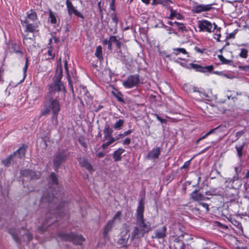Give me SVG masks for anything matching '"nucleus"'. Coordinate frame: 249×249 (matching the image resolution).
<instances>
[{
	"mask_svg": "<svg viewBox=\"0 0 249 249\" xmlns=\"http://www.w3.org/2000/svg\"><path fill=\"white\" fill-rule=\"evenodd\" d=\"M53 80V82L50 85L49 93L50 98V103L49 105H45L41 110V115L45 116L49 114L50 111H53L52 120L57 121L58 113L60 110L59 101L65 100L66 89L61 81L62 77V71L61 69L59 73Z\"/></svg>",
	"mask_w": 249,
	"mask_h": 249,
	"instance_id": "nucleus-1",
	"label": "nucleus"
},
{
	"mask_svg": "<svg viewBox=\"0 0 249 249\" xmlns=\"http://www.w3.org/2000/svg\"><path fill=\"white\" fill-rule=\"evenodd\" d=\"M144 204L143 198L138 204L136 213V226L131 233V239H139L148 232L151 229V224L144 218Z\"/></svg>",
	"mask_w": 249,
	"mask_h": 249,
	"instance_id": "nucleus-2",
	"label": "nucleus"
},
{
	"mask_svg": "<svg viewBox=\"0 0 249 249\" xmlns=\"http://www.w3.org/2000/svg\"><path fill=\"white\" fill-rule=\"evenodd\" d=\"M68 203L67 202H61L58 206H57L56 209L54 210V211L51 210L50 211V213H47L46 214L45 219L43 222L41 226L38 227L39 231H40L41 233L44 232L47 230L48 227L50 225L54 223L55 220H52V217H50V214H53V216L54 217H57V216L59 217L66 216L68 212Z\"/></svg>",
	"mask_w": 249,
	"mask_h": 249,
	"instance_id": "nucleus-3",
	"label": "nucleus"
},
{
	"mask_svg": "<svg viewBox=\"0 0 249 249\" xmlns=\"http://www.w3.org/2000/svg\"><path fill=\"white\" fill-rule=\"evenodd\" d=\"M50 178L51 181V186L46 192L43 193L40 202L41 204L48 203L49 206L51 207L53 206V203L56 204L57 203V198L54 196L53 189L58 186V181L56 176L54 173H52Z\"/></svg>",
	"mask_w": 249,
	"mask_h": 249,
	"instance_id": "nucleus-4",
	"label": "nucleus"
},
{
	"mask_svg": "<svg viewBox=\"0 0 249 249\" xmlns=\"http://www.w3.org/2000/svg\"><path fill=\"white\" fill-rule=\"evenodd\" d=\"M8 232L14 240L18 243H21L22 242L28 243L33 239V235L24 229H21L20 231L16 229H9Z\"/></svg>",
	"mask_w": 249,
	"mask_h": 249,
	"instance_id": "nucleus-5",
	"label": "nucleus"
},
{
	"mask_svg": "<svg viewBox=\"0 0 249 249\" xmlns=\"http://www.w3.org/2000/svg\"><path fill=\"white\" fill-rule=\"evenodd\" d=\"M21 23L23 27L25 28L24 33L23 34V43L25 44V40L29 39H33L31 37H27L29 33L35 34L39 32V27L38 22L31 23L30 21H27V19H21Z\"/></svg>",
	"mask_w": 249,
	"mask_h": 249,
	"instance_id": "nucleus-6",
	"label": "nucleus"
},
{
	"mask_svg": "<svg viewBox=\"0 0 249 249\" xmlns=\"http://www.w3.org/2000/svg\"><path fill=\"white\" fill-rule=\"evenodd\" d=\"M198 28L200 32H207L212 33L216 30V32L220 29V27H217L215 23H212L207 20H199L198 21Z\"/></svg>",
	"mask_w": 249,
	"mask_h": 249,
	"instance_id": "nucleus-7",
	"label": "nucleus"
},
{
	"mask_svg": "<svg viewBox=\"0 0 249 249\" xmlns=\"http://www.w3.org/2000/svg\"><path fill=\"white\" fill-rule=\"evenodd\" d=\"M68 156V154L64 151H60L56 154L53 160V167L55 171H57L61 164L65 161Z\"/></svg>",
	"mask_w": 249,
	"mask_h": 249,
	"instance_id": "nucleus-8",
	"label": "nucleus"
},
{
	"mask_svg": "<svg viewBox=\"0 0 249 249\" xmlns=\"http://www.w3.org/2000/svg\"><path fill=\"white\" fill-rule=\"evenodd\" d=\"M140 83L139 76L138 74L131 75L128 76L126 80L123 83V86L128 89L132 88Z\"/></svg>",
	"mask_w": 249,
	"mask_h": 249,
	"instance_id": "nucleus-9",
	"label": "nucleus"
},
{
	"mask_svg": "<svg viewBox=\"0 0 249 249\" xmlns=\"http://www.w3.org/2000/svg\"><path fill=\"white\" fill-rule=\"evenodd\" d=\"M20 174L22 177L26 178L28 180L36 179L40 176L39 172H36L30 169L21 170Z\"/></svg>",
	"mask_w": 249,
	"mask_h": 249,
	"instance_id": "nucleus-10",
	"label": "nucleus"
},
{
	"mask_svg": "<svg viewBox=\"0 0 249 249\" xmlns=\"http://www.w3.org/2000/svg\"><path fill=\"white\" fill-rule=\"evenodd\" d=\"M129 236L128 231L127 230L122 231L119 235V238L117 241L118 244L122 247L125 246L127 243Z\"/></svg>",
	"mask_w": 249,
	"mask_h": 249,
	"instance_id": "nucleus-11",
	"label": "nucleus"
},
{
	"mask_svg": "<svg viewBox=\"0 0 249 249\" xmlns=\"http://www.w3.org/2000/svg\"><path fill=\"white\" fill-rule=\"evenodd\" d=\"M239 191L235 188H229L227 190L226 195L229 201L238 200Z\"/></svg>",
	"mask_w": 249,
	"mask_h": 249,
	"instance_id": "nucleus-12",
	"label": "nucleus"
},
{
	"mask_svg": "<svg viewBox=\"0 0 249 249\" xmlns=\"http://www.w3.org/2000/svg\"><path fill=\"white\" fill-rule=\"evenodd\" d=\"M190 66L191 68L195 69L196 71L201 72H210L213 69V65L202 67L196 64L190 63Z\"/></svg>",
	"mask_w": 249,
	"mask_h": 249,
	"instance_id": "nucleus-13",
	"label": "nucleus"
},
{
	"mask_svg": "<svg viewBox=\"0 0 249 249\" xmlns=\"http://www.w3.org/2000/svg\"><path fill=\"white\" fill-rule=\"evenodd\" d=\"M66 4L68 9V11L69 15H71L73 13L75 16L84 19V16L76 9H75L72 3L69 0H67Z\"/></svg>",
	"mask_w": 249,
	"mask_h": 249,
	"instance_id": "nucleus-14",
	"label": "nucleus"
},
{
	"mask_svg": "<svg viewBox=\"0 0 249 249\" xmlns=\"http://www.w3.org/2000/svg\"><path fill=\"white\" fill-rule=\"evenodd\" d=\"M113 44H114L115 45L116 47L117 48V50L121 49L122 46L123 47H126L125 45L122 44L121 42L119 41V40L117 39V36H110V43L109 45L107 46V49L109 50H112V45Z\"/></svg>",
	"mask_w": 249,
	"mask_h": 249,
	"instance_id": "nucleus-15",
	"label": "nucleus"
},
{
	"mask_svg": "<svg viewBox=\"0 0 249 249\" xmlns=\"http://www.w3.org/2000/svg\"><path fill=\"white\" fill-rule=\"evenodd\" d=\"M27 146L24 144L20 146L16 151L14 152L12 155L14 158L16 159L17 161L18 159H20L25 157V151Z\"/></svg>",
	"mask_w": 249,
	"mask_h": 249,
	"instance_id": "nucleus-16",
	"label": "nucleus"
},
{
	"mask_svg": "<svg viewBox=\"0 0 249 249\" xmlns=\"http://www.w3.org/2000/svg\"><path fill=\"white\" fill-rule=\"evenodd\" d=\"M116 58L124 64H127L129 62L130 58L128 54L124 53L121 49L116 50Z\"/></svg>",
	"mask_w": 249,
	"mask_h": 249,
	"instance_id": "nucleus-17",
	"label": "nucleus"
},
{
	"mask_svg": "<svg viewBox=\"0 0 249 249\" xmlns=\"http://www.w3.org/2000/svg\"><path fill=\"white\" fill-rule=\"evenodd\" d=\"M213 8L212 4H199L194 7L193 12L194 13H200L202 12L210 11Z\"/></svg>",
	"mask_w": 249,
	"mask_h": 249,
	"instance_id": "nucleus-18",
	"label": "nucleus"
},
{
	"mask_svg": "<svg viewBox=\"0 0 249 249\" xmlns=\"http://www.w3.org/2000/svg\"><path fill=\"white\" fill-rule=\"evenodd\" d=\"M229 203L228 206L229 210L232 212L233 214L239 213L241 203H239L238 200L231 201Z\"/></svg>",
	"mask_w": 249,
	"mask_h": 249,
	"instance_id": "nucleus-19",
	"label": "nucleus"
},
{
	"mask_svg": "<svg viewBox=\"0 0 249 249\" xmlns=\"http://www.w3.org/2000/svg\"><path fill=\"white\" fill-rule=\"evenodd\" d=\"M113 220H109L103 228V236L105 239L108 237V233L112 230L115 225V223L113 222Z\"/></svg>",
	"mask_w": 249,
	"mask_h": 249,
	"instance_id": "nucleus-20",
	"label": "nucleus"
},
{
	"mask_svg": "<svg viewBox=\"0 0 249 249\" xmlns=\"http://www.w3.org/2000/svg\"><path fill=\"white\" fill-rule=\"evenodd\" d=\"M80 165L85 168L89 173H92L94 171L92 166L90 164L87 159L85 158H80L79 160Z\"/></svg>",
	"mask_w": 249,
	"mask_h": 249,
	"instance_id": "nucleus-21",
	"label": "nucleus"
},
{
	"mask_svg": "<svg viewBox=\"0 0 249 249\" xmlns=\"http://www.w3.org/2000/svg\"><path fill=\"white\" fill-rule=\"evenodd\" d=\"M160 153V148L159 147L153 148L150 151L146 157L148 160H155L159 158Z\"/></svg>",
	"mask_w": 249,
	"mask_h": 249,
	"instance_id": "nucleus-22",
	"label": "nucleus"
},
{
	"mask_svg": "<svg viewBox=\"0 0 249 249\" xmlns=\"http://www.w3.org/2000/svg\"><path fill=\"white\" fill-rule=\"evenodd\" d=\"M191 198L194 201L205 200L209 199V197L205 196L203 195L198 192L197 190H195L191 194Z\"/></svg>",
	"mask_w": 249,
	"mask_h": 249,
	"instance_id": "nucleus-23",
	"label": "nucleus"
},
{
	"mask_svg": "<svg viewBox=\"0 0 249 249\" xmlns=\"http://www.w3.org/2000/svg\"><path fill=\"white\" fill-rule=\"evenodd\" d=\"M167 229L165 226H162L161 228L156 230L155 231V236L153 238L157 239L163 238L166 236Z\"/></svg>",
	"mask_w": 249,
	"mask_h": 249,
	"instance_id": "nucleus-24",
	"label": "nucleus"
},
{
	"mask_svg": "<svg viewBox=\"0 0 249 249\" xmlns=\"http://www.w3.org/2000/svg\"><path fill=\"white\" fill-rule=\"evenodd\" d=\"M73 232L67 233L63 231L59 232L57 236L65 241H71Z\"/></svg>",
	"mask_w": 249,
	"mask_h": 249,
	"instance_id": "nucleus-25",
	"label": "nucleus"
},
{
	"mask_svg": "<svg viewBox=\"0 0 249 249\" xmlns=\"http://www.w3.org/2000/svg\"><path fill=\"white\" fill-rule=\"evenodd\" d=\"M124 152V149L123 148H118L115 150L112 155V157L114 161H120L122 160L121 155Z\"/></svg>",
	"mask_w": 249,
	"mask_h": 249,
	"instance_id": "nucleus-26",
	"label": "nucleus"
},
{
	"mask_svg": "<svg viewBox=\"0 0 249 249\" xmlns=\"http://www.w3.org/2000/svg\"><path fill=\"white\" fill-rule=\"evenodd\" d=\"M50 136L49 131H44L43 130L40 131V137L43 142V146L45 147L47 146V141Z\"/></svg>",
	"mask_w": 249,
	"mask_h": 249,
	"instance_id": "nucleus-27",
	"label": "nucleus"
},
{
	"mask_svg": "<svg viewBox=\"0 0 249 249\" xmlns=\"http://www.w3.org/2000/svg\"><path fill=\"white\" fill-rule=\"evenodd\" d=\"M113 129L109 127V125H106L103 132L104 133L103 141L107 139L108 138L112 137Z\"/></svg>",
	"mask_w": 249,
	"mask_h": 249,
	"instance_id": "nucleus-28",
	"label": "nucleus"
},
{
	"mask_svg": "<svg viewBox=\"0 0 249 249\" xmlns=\"http://www.w3.org/2000/svg\"><path fill=\"white\" fill-rule=\"evenodd\" d=\"M37 19V17L36 12L33 10H31L30 11L27 12V16L25 17L24 19H27V21H35Z\"/></svg>",
	"mask_w": 249,
	"mask_h": 249,
	"instance_id": "nucleus-29",
	"label": "nucleus"
},
{
	"mask_svg": "<svg viewBox=\"0 0 249 249\" xmlns=\"http://www.w3.org/2000/svg\"><path fill=\"white\" fill-rule=\"evenodd\" d=\"M72 236L71 241L76 245H81L85 240L84 238L81 235L73 233Z\"/></svg>",
	"mask_w": 249,
	"mask_h": 249,
	"instance_id": "nucleus-30",
	"label": "nucleus"
},
{
	"mask_svg": "<svg viewBox=\"0 0 249 249\" xmlns=\"http://www.w3.org/2000/svg\"><path fill=\"white\" fill-rule=\"evenodd\" d=\"M170 15L169 16L170 19H173L174 18H176L177 19H182L183 18V16L181 15L180 14L177 13L175 11H174L173 9L170 7Z\"/></svg>",
	"mask_w": 249,
	"mask_h": 249,
	"instance_id": "nucleus-31",
	"label": "nucleus"
},
{
	"mask_svg": "<svg viewBox=\"0 0 249 249\" xmlns=\"http://www.w3.org/2000/svg\"><path fill=\"white\" fill-rule=\"evenodd\" d=\"M124 124V121L123 119L117 120L113 124V127L115 130H120L122 129Z\"/></svg>",
	"mask_w": 249,
	"mask_h": 249,
	"instance_id": "nucleus-32",
	"label": "nucleus"
},
{
	"mask_svg": "<svg viewBox=\"0 0 249 249\" xmlns=\"http://www.w3.org/2000/svg\"><path fill=\"white\" fill-rule=\"evenodd\" d=\"M11 161H13V162H17L16 159H15L12 156V155H11L9 156L8 158L6 159L2 160V163L5 166H8L11 162Z\"/></svg>",
	"mask_w": 249,
	"mask_h": 249,
	"instance_id": "nucleus-33",
	"label": "nucleus"
},
{
	"mask_svg": "<svg viewBox=\"0 0 249 249\" xmlns=\"http://www.w3.org/2000/svg\"><path fill=\"white\" fill-rule=\"evenodd\" d=\"M205 194L208 196H219L220 195V192L218 189L213 188L206 191Z\"/></svg>",
	"mask_w": 249,
	"mask_h": 249,
	"instance_id": "nucleus-34",
	"label": "nucleus"
},
{
	"mask_svg": "<svg viewBox=\"0 0 249 249\" xmlns=\"http://www.w3.org/2000/svg\"><path fill=\"white\" fill-rule=\"evenodd\" d=\"M95 55L99 60L103 59L102 55V47L101 46H98L96 47V51L95 52Z\"/></svg>",
	"mask_w": 249,
	"mask_h": 249,
	"instance_id": "nucleus-35",
	"label": "nucleus"
},
{
	"mask_svg": "<svg viewBox=\"0 0 249 249\" xmlns=\"http://www.w3.org/2000/svg\"><path fill=\"white\" fill-rule=\"evenodd\" d=\"M245 144L243 143L241 145H236L235 149L237 151V155L238 157L241 159L243 156V150Z\"/></svg>",
	"mask_w": 249,
	"mask_h": 249,
	"instance_id": "nucleus-36",
	"label": "nucleus"
},
{
	"mask_svg": "<svg viewBox=\"0 0 249 249\" xmlns=\"http://www.w3.org/2000/svg\"><path fill=\"white\" fill-rule=\"evenodd\" d=\"M49 18H50V21L51 23L53 24H55L57 23V19L56 16L53 12V11L51 10H49Z\"/></svg>",
	"mask_w": 249,
	"mask_h": 249,
	"instance_id": "nucleus-37",
	"label": "nucleus"
},
{
	"mask_svg": "<svg viewBox=\"0 0 249 249\" xmlns=\"http://www.w3.org/2000/svg\"><path fill=\"white\" fill-rule=\"evenodd\" d=\"M168 2H171V1L170 0H152V5L162 4V5H165Z\"/></svg>",
	"mask_w": 249,
	"mask_h": 249,
	"instance_id": "nucleus-38",
	"label": "nucleus"
},
{
	"mask_svg": "<svg viewBox=\"0 0 249 249\" xmlns=\"http://www.w3.org/2000/svg\"><path fill=\"white\" fill-rule=\"evenodd\" d=\"M174 54L176 55H178L179 53H181L183 54H186L188 53L186 52L185 49L182 48H176L173 49Z\"/></svg>",
	"mask_w": 249,
	"mask_h": 249,
	"instance_id": "nucleus-39",
	"label": "nucleus"
},
{
	"mask_svg": "<svg viewBox=\"0 0 249 249\" xmlns=\"http://www.w3.org/2000/svg\"><path fill=\"white\" fill-rule=\"evenodd\" d=\"M108 141L103 143L101 145V147L104 149H106L107 147H108L109 145H110L111 144H112L115 141L114 137H111L110 138H108Z\"/></svg>",
	"mask_w": 249,
	"mask_h": 249,
	"instance_id": "nucleus-40",
	"label": "nucleus"
},
{
	"mask_svg": "<svg viewBox=\"0 0 249 249\" xmlns=\"http://www.w3.org/2000/svg\"><path fill=\"white\" fill-rule=\"evenodd\" d=\"M218 58L222 64L231 65L232 63V60L226 59L222 55H218Z\"/></svg>",
	"mask_w": 249,
	"mask_h": 249,
	"instance_id": "nucleus-41",
	"label": "nucleus"
},
{
	"mask_svg": "<svg viewBox=\"0 0 249 249\" xmlns=\"http://www.w3.org/2000/svg\"><path fill=\"white\" fill-rule=\"evenodd\" d=\"M217 128H215L214 129H211V130H210L209 132H208L207 133H206L204 135H203V136L200 137L196 142V144H197L198 143V142L205 139L208 136L210 135V134H212L213 133V132Z\"/></svg>",
	"mask_w": 249,
	"mask_h": 249,
	"instance_id": "nucleus-42",
	"label": "nucleus"
},
{
	"mask_svg": "<svg viewBox=\"0 0 249 249\" xmlns=\"http://www.w3.org/2000/svg\"><path fill=\"white\" fill-rule=\"evenodd\" d=\"M231 223L232 224L235 226L238 230L242 231V224L240 222L237 221L235 219H231Z\"/></svg>",
	"mask_w": 249,
	"mask_h": 249,
	"instance_id": "nucleus-43",
	"label": "nucleus"
},
{
	"mask_svg": "<svg viewBox=\"0 0 249 249\" xmlns=\"http://www.w3.org/2000/svg\"><path fill=\"white\" fill-rule=\"evenodd\" d=\"M183 234H181L179 236H175L174 242L175 243H182L181 246L180 247V249H185V245L183 243V242L181 241L180 237L183 238Z\"/></svg>",
	"mask_w": 249,
	"mask_h": 249,
	"instance_id": "nucleus-44",
	"label": "nucleus"
},
{
	"mask_svg": "<svg viewBox=\"0 0 249 249\" xmlns=\"http://www.w3.org/2000/svg\"><path fill=\"white\" fill-rule=\"evenodd\" d=\"M28 68V60L26 58V62L24 67L23 68V78L22 80H21L19 83H21L23 81L26 76V72Z\"/></svg>",
	"mask_w": 249,
	"mask_h": 249,
	"instance_id": "nucleus-45",
	"label": "nucleus"
},
{
	"mask_svg": "<svg viewBox=\"0 0 249 249\" xmlns=\"http://www.w3.org/2000/svg\"><path fill=\"white\" fill-rule=\"evenodd\" d=\"M12 49L13 50V51L16 53H20L21 54H22V53L20 50V47L19 45L13 43L12 44V46L11 47Z\"/></svg>",
	"mask_w": 249,
	"mask_h": 249,
	"instance_id": "nucleus-46",
	"label": "nucleus"
},
{
	"mask_svg": "<svg viewBox=\"0 0 249 249\" xmlns=\"http://www.w3.org/2000/svg\"><path fill=\"white\" fill-rule=\"evenodd\" d=\"M121 212L120 211L117 212L114 215L113 218L110 220H113V222L115 224V221H118L120 222L121 221Z\"/></svg>",
	"mask_w": 249,
	"mask_h": 249,
	"instance_id": "nucleus-47",
	"label": "nucleus"
},
{
	"mask_svg": "<svg viewBox=\"0 0 249 249\" xmlns=\"http://www.w3.org/2000/svg\"><path fill=\"white\" fill-rule=\"evenodd\" d=\"M239 56L242 58H246L248 55V51L244 48L240 49V53L239 54Z\"/></svg>",
	"mask_w": 249,
	"mask_h": 249,
	"instance_id": "nucleus-48",
	"label": "nucleus"
},
{
	"mask_svg": "<svg viewBox=\"0 0 249 249\" xmlns=\"http://www.w3.org/2000/svg\"><path fill=\"white\" fill-rule=\"evenodd\" d=\"M111 17L112 21L114 23L115 27H116L118 23V18L117 17V13L115 12H114L111 14Z\"/></svg>",
	"mask_w": 249,
	"mask_h": 249,
	"instance_id": "nucleus-49",
	"label": "nucleus"
},
{
	"mask_svg": "<svg viewBox=\"0 0 249 249\" xmlns=\"http://www.w3.org/2000/svg\"><path fill=\"white\" fill-rule=\"evenodd\" d=\"M47 54L50 56L48 59H53L55 57V54L53 53V48L50 47L47 51Z\"/></svg>",
	"mask_w": 249,
	"mask_h": 249,
	"instance_id": "nucleus-50",
	"label": "nucleus"
},
{
	"mask_svg": "<svg viewBox=\"0 0 249 249\" xmlns=\"http://www.w3.org/2000/svg\"><path fill=\"white\" fill-rule=\"evenodd\" d=\"M110 0V3H109V9L113 11V12H115L116 11V7H115V1L116 0Z\"/></svg>",
	"mask_w": 249,
	"mask_h": 249,
	"instance_id": "nucleus-51",
	"label": "nucleus"
},
{
	"mask_svg": "<svg viewBox=\"0 0 249 249\" xmlns=\"http://www.w3.org/2000/svg\"><path fill=\"white\" fill-rule=\"evenodd\" d=\"M192 159L191 160L185 162L184 164L180 167V169H187L190 165L191 164V161L192 160Z\"/></svg>",
	"mask_w": 249,
	"mask_h": 249,
	"instance_id": "nucleus-52",
	"label": "nucleus"
},
{
	"mask_svg": "<svg viewBox=\"0 0 249 249\" xmlns=\"http://www.w3.org/2000/svg\"><path fill=\"white\" fill-rule=\"evenodd\" d=\"M238 68L241 71H249V65L245 66L239 65Z\"/></svg>",
	"mask_w": 249,
	"mask_h": 249,
	"instance_id": "nucleus-53",
	"label": "nucleus"
},
{
	"mask_svg": "<svg viewBox=\"0 0 249 249\" xmlns=\"http://www.w3.org/2000/svg\"><path fill=\"white\" fill-rule=\"evenodd\" d=\"M220 30V29L219 30ZM215 33L214 34L213 38L215 39H216L217 41H220V37L221 36V35L220 34V31H217L216 32V30H214V31Z\"/></svg>",
	"mask_w": 249,
	"mask_h": 249,
	"instance_id": "nucleus-54",
	"label": "nucleus"
},
{
	"mask_svg": "<svg viewBox=\"0 0 249 249\" xmlns=\"http://www.w3.org/2000/svg\"><path fill=\"white\" fill-rule=\"evenodd\" d=\"M101 1H100L98 3V9H99V11L100 12V15L101 16V18H102L103 17V9L101 7Z\"/></svg>",
	"mask_w": 249,
	"mask_h": 249,
	"instance_id": "nucleus-55",
	"label": "nucleus"
},
{
	"mask_svg": "<svg viewBox=\"0 0 249 249\" xmlns=\"http://www.w3.org/2000/svg\"><path fill=\"white\" fill-rule=\"evenodd\" d=\"M178 30L181 31L182 32L187 31L186 27L184 26V24L181 23L178 27Z\"/></svg>",
	"mask_w": 249,
	"mask_h": 249,
	"instance_id": "nucleus-56",
	"label": "nucleus"
},
{
	"mask_svg": "<svg viewBox=\"0 0 249 249\" xmlns=\"http://www.w3.org/2000/svg\"><path fill=\"white\" fill-rule=\"evenodd\" d=\"M199 204L205 208L207 212L209 211V205L208 204L203 202H199Z\"/></svg>",
	"mask_w": 249,
	"mask_h": 249,
	"instance_id": "nucleus-57",
	"label": "nucleus"
},
{
	"mask_svg": "<svg viewBox=\"0 0 249 249\" xmlns=\"http://www.w3.org/2000/svg\"><path fill=\"white\" fill-rule=\"evenodd\" d=\"M131 142V140L129 138H125L123 142L124 145H129Z\"/></svg>",
	"mask_w": 249,
	"mask_h": 249,
	"instance_id": "nucleus-58",
	"label": "nucleus"
},
{
	"mask_svg": "<svg viewBox=\"0 0 249 249\" xmlns=\"http://www.w3.org/2000/svg\"><path fill=\"white\" fill-rule=\"evenodd\" d=\"M155 116L156 117V118L160 121L161 123H166V120L164 119H162L161 117H160L158 114H155Z\"/></svg>",
	"mask_w": 249,
	"mask_h": 249,
	"instance_id": "nucleus-59",
	"label": "nucleus"
},
{
	"mask_svg": "<svg viewBox=\"0 0 249 249\" xmlns=\"http://www.w3.org/2000/svg\"><path fill=\"white\" fill-rule=\"evenodd\" d=\"M79 142L80 144L84 148H86L87 147V145L84 140L79 139Z\"/></svg>",
	"mask_w": 249,
	"mask_h": 249,
	"instance_id": "nucleus-60",
	"label": "nucleus"
},
{
	"mask_svg": "<svg viewBox=\"0 0 249 249\" xmlns=\"http://www.w3.org/2000/svg\"><path fill=\"white\" fill-rule=\"evenodd\" d=\"M110 43V37H109V39L107 40V39H105L103 40L102 41V44L103 45H107V46L109 45Z\"/></svg>",
	"mask_w": 249,
	"mask_h": 249,
	"instance_id": "nucleus-61",
	"label": "nucleus"
},
{
	"mask_svg": "<svg viewBox=\"0 0 249 249\" xmlns=\"http://www.w3.org/2000/svg\"><path fill=\"white\" fill-rule=\"evenodd\" d=\"M114 96L116 97V98L120 102L124 103V99L120 96V95L114 94Z\"/></svg>",
	"mask_w": 249,
	"mask_h": 249,
	"instance_id": "nucleus-62",
	"label": "nucleus"
},
{
	"mask_svg": "<svg viewBox=\"0 0 249 249\" xmlns=\"http://www.w3.org/2000/svg\"><path fill=\"white\" fill-rule=\"evenodd\" d=\"M133 132L132 129H129L127 131H124L123 134L124 137L130 134Z\"/></svg>",
	"mask_w": 249,
	"mask_h": 249,
	"instance_id": "nucleus-63",
	"label": "nucleus"
},
{
	"mask_svg": "<svg viewBox=\"0 0 249 249\" xmlns=\"http://www.w3.org/2000/svg\"><path fill=\"white\" fill-rule=\"evenodd\" d=\"M244 134L243 131H238L236 133V137L237 139L239 138Z\"/></svg>",
	"mask_w": 249,
	"mask_h": 249,
	"instance_id": "nucleus-64",
	"label": "nucleus"
}]
</instances>
